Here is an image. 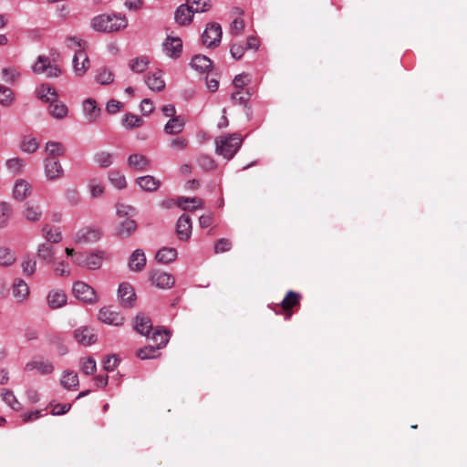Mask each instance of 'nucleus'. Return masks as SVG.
<instances>
[{
	"mask_svg": "<svg viewBox=\"0 0 467 467\" xmlns=\"http://www.w3.org/2000/svg\"><path fill=\"white\" fill-rule=\"evenodd\" d=\"M127 26V17L118 14H101L91 20V27L97 32L111 33L124 29Z\"/></svg>",
	"mask_w": 467,
	"mask_h": 467,
	"instance_id": "1",
	"label": "nucleus"
},
{
	"mask_svg": "<svg viewBox=\"0 0 467 467\" xmlns=\"http://www.w3.org/2000/svg\"><path fill=\"white\" fill-rule=\"evenodd\" d=\"M210 8V0H187L186 4L177 7L174 18L180 26H185L192 22L194 13H202Z\"/></svg>",
	"mask_w": 467,
	"mask_h": 467,
	"instance_id": "2",
	"label": "nucleus"
},
{
	"mask_svg": "<svg viewBox=\"0 0 467 467\" xmlns=\"http://www.w3.org/2000/svg\"><path fill=\"white\" fill-rule=\"evenodd\" d=\"M243 143L241 136L237 133L215 138V152L226 160H231L239 150Z\"/></svg>",
	"mask_w": 467,
	"mask_h": 467,
	"instance_id": "3",
	"label": "nucleus"
},
{
	"mask_svg": "<svg viewBox=\"0 0 467 467\" xmlns=\"http://www.w3.org/2000/svg\"><path fill=\"white\" fill-rule=\"evenodd\" d=\"M103 254L101 251L96 253H79L74 258V264L89 270L99 269L103 263Z\"/></svg>",
	"mask_w": 467,
	"mask_h": 467,
	"instance_id": "4",
	"label": "nucleus"
},
{
	"mask_svg": "<svg viewBox=\"0 0 467 467\" xmlns=\"http://www.w3.org/2000/svg\"><path fill=\"white\" fill-rule=\"evenodd\" d=\"M55 369L52 361L41 357H36L26 363L24 370L26 372L36 371L38 374L46 376L53 373Z\"/></svg>",
	"mask_w": 467,
	"mask_h": 467,
	"instance_id": "5",
	"label": "nucleus"
},
{
	"mask_svg": "<svg viewBox=\"0 0 467 467\" xmlns=\"http://www.w3.org/2000/svg\"><path fill=\"white\" fill-rule=\"evenodd\" d=\"M222 34V27L218 23H209L202 36L203 45L208 47L218 46L221 42Z\"/></svg>",
	"mask_w": 467,
	"mask_h": 467,
	"instance_id": "6",
	"label": "nucleus"
},
{
	"mask_svg": "<svg viewBox=\"0 0 467 467\" xmlns=\"http://www.w3.org/2000/svg\"><path fill=\"white\" fill-rule=\"evenodd\" d=\"M150 281L152 285L160 289H169L174 285L173 276L162 270H153L150 273Z\"/></svg>",
	"mask_w": 467,
	"mask_h": 467,
	"instance_id": "7",
	"label": "nucleus"
},
{
	"mask_svg": "<svg viewBox=\"0 0 467 467\" xmlns=\"http://www.w3.org/2000/svg\"><path fill=\"white\" fill-rule=\"evenodd\" d=\"M72 291L74 296L86 303H93L96 301L95 290L88 284L82 281H77L74 283Z\"/></svg>",
	"mask_w": 467,
	"mask_h": 467,
	"instance_id": "8",
	"label": "nucleus"
},
{
	"mask_svg": "<svg viewBox=\"0 0 467 467\" xmlns=\"http://www.w3.org/2000/svg\"><path fill=\"white\" fill-rule=\"evenodd\" d=\"M101 232L98 228L86 227L78 230L74 235V242L77 244H87L99 240Z\"/></svg>",
	"mask_w": 467,
	"mask_h": 467,
	"instance_id": "9",
	"label": "nucleus"
},
{
	"mask_svg": "<svg viewBox=\"0 0 467 467\" xmlns=\"http://www.w3.org/2000/svg\"><path fill=\"white\" fill-rule=\"evenodd\" d=\"M74 338L78 344L88 347L97 341V335L92 327L81 326L74 330Z\"/></svg>",
	"mask_w": 467,
	"mask_h": 467,
	"instance_id": "10",
	"label": "nucleus"
},
{
	"mask_svg": "<svg viewBox=\"0 0 467 467\" xmlns=\"http://www.w3.org/2000/svg\"><path fill=\"white\" fill-rule=\"evenodd\" d=\"M99 319L105 324L118 327L124 323L125 317L111 307H102L99 312Z\"/></svg>",
	"mask_w": 467,
	"mask_h": 467,
	"instance_id": "11",
	"label": "nucleus"
},
{
	"mask_svg": "<svg viewBox=\"0 0 467 467\" xmlns=\"http://www.w3.org/2000/svg\"><path fill=\"white\" fill-rule=\"evenodd\" d=\"M192 231V220L189 215L182 214L176 223V234L181 241H188Z\"/></svg>",
	"mask_w": 467,
	"mask_h": 467,
	"instance_id": "12",
	"label": "nucleus"
},
{
	"mask_svg": "<svg viewBox=\"0 0 467 467\" xmlns=\"http://www.w3.org/2000/svg\"><path fill=\"white\" fill-rule=\"evenodd\" d=\"M89 59L83 49H75L73 57V68L77 76H83L89 68Z\"/></svg>",
	"mask_w": 467,
	"mask_h": 467,
	"instance_id": "13",
	"label": "nucleus"
},
{
	"mask_svg": "<svg viewBox=\"0 0 467 467\" xmlns=\"http://www.w3.org/2000/svg\"><path fill=\"white\" fill-rule=\"evenodd\" d=\"M64 174L60 162L54 158L45 160V175L47 180L55 181L61 178Z\"/></svg>",
	"mask_w": 467,
	"mask_h": 467,
	"instance_id": "14",
	"label": "nucleus"
},
{
	"mask_svg": "<svg viewBox=\"0 0 467 467\" xmlns=\"http://www.w3.org/2000/svg\"><path fill=\"white\" fill-rule=\"evenodd\" d=\"M29 287L21 278H16L12 285V296L17 303L25 302L29 296Z\"/></svg>",
	"mask_w": 467,
	"mask_h": 467,
	"instance_id": "15",
	"label": "nucleus"
},
{
	"mask_svg": "<svg viewBox=\"0 0 467 467\" xmlns=\"http://www.w3.org/2000/svg\"><path fill=\"white\" fill-rule=\"evenodd\" d=\"M82 109L85 119L88 123L98 120L100 116L101 109L97 106V102L93 99H87L82 103Z\"/></svg>",
	"mask_w": 467,
	"mask_h": 467,
	"instance_id": "16",
	"label": "nucleus"
},
{
	"mask_svg": "<svg viewBox=\"0 0 467 467\" xmlns=\"http://www.w3.org/2000/svg\"><path fill=\"white\" fill-rule=\"evenodd\" d=\"M119 297L124 307H131L136 300V294L130 284L122 283L119 286Z\"/></svg>",
	"mask_w": 467,
	"mask_h": 467,
	"instance_id": "17",
	"label": "nucleus"
},
{
	"mask_svg": "<svg viewBox=\"0 0 467 467\" xmlns=\"http://www.w3.org/2000/svg\"><path fill=\"white\" fill-rule=\"evenodd\" d=\"M47 302L51 309H57L66 306L67 297L63 290L52 289L47 294Z\"/></svg>",
	"mask_w": 467,
	"mask_h": 467,
	"instance_id": "18",
	"label": "nucleus"
},
{
	"mask_svg": "<svg viewBox=\"0 0 467 467\" xmlns=\"http://www.w3.org/2000/svg\"><path fill=\"white\" fill-rule=\"evenodd\" d=\"M146 255L141 249H136L130 256L128 266L132 272H140L146 265Z\"/></svg>",
	"mask_w": 467,
	"mask_h": 467,
	"instance_id": "19",
	"label": "nucleus"
},
{
	"mask_svg": "<svg viewBox=\"0 0 467 467\" xmlns=\"http://www.w3.org/2000/svg\"><path fill=\"white\" fill-rule=\"evenodd\" d=\"M163 48L167 56L178 57L182 49V42L179 37L168 36L163 44Z\"/></svg>",
	"mask_w": 467,
	"mask_h": 467,
	"instance_id": "20",
	"label": "nucleus"
},
{
	"mask_svg": "<svg viewBox=\"0 0 467 467\" xmlns=\"http://www.w3.org/2000/svg\"><path fill=\"white\" fill-rule=\"evenodd\" d=\"M36 97L47 103L54 102L57 99L56 89L49 84H41L36 89Z\"/></svg>",
	"mask_w": 467,
	"mask_h": 467,
	"instance_id": "21",
	"label": "nucleus"
},
{
	"mask_svg": "<svg viewBox=\"0 0 467 467\" xmlns=\"http://www.w3.org/2000/svg\"><path fill=\"white\" fill-rule=\"evenodd\" d=\"M133 327L138 333L148 336L152 329V323L144 314H138L134 318Z\"/></svg>",
	"mask_w": 467,
	"mask_h": 467,
	"instance_id": "22",
	"label": "nucleus"
},
{
	"mask_svg": "<svg viewBox=\"0 0 467 467\" xmlns=\"http://www.w3.org/2000/svg\"><path fill=\"white\" fill-rule=\"evenodd\" d=\"M136 229V222L131 219H126L116 227V235L121 239H125L133 234Z\"/></svg>",
	"mask_w": 467,
	"mask_h": 467,
	"instance_id": "23",
	"label": "nucleus"
},
{
	"mask_svg": "<svg viewBox=\"0 0 467 467\" xmlns=\"http://www.w3.org/2000/svg\"><path fill=\"white\" fill-rule=\"evenodd\" d=\"M185 126V119L182 116L170 119L164 126V132L171 135L180 134Z\"/></svg>",
	"mask_w": 467,
	"mask_h": 467,
	"instance_id": "24",
	"label": "nucleus"
},
{
	"mask_svg": "<svg viewBox=\"0 0 467 467\" xmlns=\"http://www.w3.org/2000/svg\"><path fill=\"white\" fill-rule=\"evenodd\" d=\"M128 165L135 171H142L149 168L150 161L142 154L134 153L129 156Z\"/></svg>",
	"mask_w": 467,
	"mask_h": 467,
	"instance_id": "25",
	"label": "nucleus"
},
{
	"mask_svg": "<svg viewBox=\"0 0 467 467\" xmlns=\"http://www.w3.org/2000/svg\"><path fill=\"white\" fill-rule=\"evenodd\" d=\"M145 83L152 91H161L165 88V82L161 71L150 73L145 79Z\"/></svg>",
	"mask_w": 467,
	"mask_h": 467,
	"instance_id": "26",
	"label": "nucleus"
},
{
	"mask_svg": "<svg viewBox=\"0 0 467 467\" xmlns=\"http://www.w3.org/2000/svg\"><path fill=\"white\" fill-rule=\"evenodd\" d=\"M43 215V211L40 205L34 203H27L23 211L24 218L30 223H36L40 221Z\"/></svg>",
	"mask_w": 467,
	"mask_h": 467,
	"instance_id": "27",
	"label": "nucleus"
},
{
	"mask_svg": "<svg viewBox=\"0 0 467 467\" xmlns=\"http://www.w3.org/2000/svg\"><path fill=\"white\" fill-rule=\"evenodd\" d=\"M136 182L140 189L146 192H155L161 185L160 181L151 175L138 177Z\"/></svg>",
	"mask_w": 467,
	"mask_h": 467,
	"instance_id": "28",
	"label": "nucleus"
},
{
	"mask_svg": "<svg viewBox=\"0 0 467 467\" xmlns=\"http://www.w3.org/2000/svg\"><path fill=\"white\" fill-rule=\"evenodd\" d=\"M176 203L179 207L185 211H193L198 208H202L203 206L202 200L197 197L189 198L181 196L177 198Z\"/></svg>",
	"mask_w": 467,
	"mask_h": 467,
	"instance_id": "29",
	"label": "nucleus"
},
{
	"mask_svg": "<svg viewBox=\"0 0 467 467\" xmlns=\"http://www.w3.org/2000/svg\"><path fill=\"white\" fill-rule=\"evenodd\" d=\"M192 67L199 73H205L212 67V61L202 55H195L191 61Z\"/></svg>",
	"mask_w": 467,
	"mask_h": 467,
	"instance_id": "30",
	"label": "nucleus"
},
{
	"mask_svg": "<svg viewBox=\"0 0 467 467\" xmlns=\"http://www.w3.org/2000/svg\"><path fill=\"white\" fill-rule=\"evenodd\" d=\"M60 382L65 389L68 390H76L78 387V376L72 370H65Z\"/></svg>",
	"mask_w": 467,
	"mask_h": 467,
	"instance_id": "31",
	"label": "nucleus"
},
{
	"mask_svg": "<svg viewBox=\"0 0 467 467\" xmlns=\"http://www.w3.org/2000/svg\"><path fill=\"white\" fill-rule=\"evenodd\" d=\"M30 184L27 182L18 180L15 183L13 196L17 201H23L30 194Z\"/></svg>",
	"mask_w": 467,
	"mask_h": 467,
	"instance_id": "32",
	"label": "nucleus"
},
{
	"mask_svg": "<svg viewBox=\"0 0 467 467\" xmlns=\"http://www.w3.org/2000/svg\"><path fill=\"white\" fill-rule=\"evenodd\" d=\"M49 113L55 119H63L67 116L68 109L66 104L56 99L54 102H49Z\"/></svg>",
	"mask_w": 467,
	"mask_h": 467,
	"instance_id": "33",
	"label": "nucleus"
},
{
	"mask_svg": "<svg viewBox=\"0 0 467 467\" xmlns=\"http://www.w3.org/2000/svg\"><path fill=\"white\" fill-rule=\"evenodd\" d=\"M300 295L294 291H289L285 298L281 302L282 308L288 312L293 306L299 304ZM292 316V313H286V317L289 318Z\"/></svg>",
	"mask_w": 467,
	"mask_h": 467,
	"instance_id": "34",
	"label": "nucleus"
},
{
	"mask_svg": "<svg viewBox=\"0 0 467 467\" xmlns=\"http://www.w3.org/2000/svg\"><path fill=\"white\" fill-rule=\"evenodd\" d=\"M16 261V254L15 251L6 247L0 246V266L9 267Z\"/></svg>",
	"mask_w": 467,
	"mask_h": 467,
	"instance_id": "35",
	"label": "nucleus"
},
{
	"mask_svg": "<svg viewBox=\"0 0 467 467\" xmlns=\"http://www.w3.org/2000/svg\"><path fill=\"white\" fill-rule=\"evenodd\" d=\"M234 13L238 15L239 16L235 17L232 21L230 25V34L232 36H237L244 32L245 26L244 19L241 17V16L243 15V11L240 8L236 7L234 8Z\"/></svg>",
	"mask_w": 467,
	"mask_h": 467,
	"instance_id": "36",
	"label": "nucleus"
},
{
	"mask_svg": "<svg viewBox=\"0 0 467 467\" xmlns=\"http://www.w3.org/2000/svg\"><path fill=\"white\" fill-rule=\"evenodd\" d=\"M177 250L171 247H163L156 254V260L160 263L169 264L177 258Z\"/></svg>",
	"mask_w": 467,
	"mask_h": 467,
	"instance_id": "37",
	"label": "nucleus"
},
{
	"mask_svg": "<svg viewBox=\"0 0 467 467\" xmlns=\"http://www.w3.org/2000/svg\"><path fill=\"white\" fill-rule=\"evenodd\" d=\"M37 257L47 264H53L55 258L53 247L47 244H39L37 248Z\"/></svg>",
	"mask_w": 467,
	"mask_h": 467,
	"instance_id": "38",
	"label": "nucleus"
},
{
	"mask_svg": "<svg viewBox=\"0 0 467 467\" xmlns=\"http://www.w3.org/2000/svg\"><path fill=\"white\" fill-rule=\"evenodd\" d=\"M114 155L106 150H100L94 154L93 161L100 168H108L113 163Z\"/></svg>",
	"mask_w": 467,
	"mask_h": 467,
	"instance_id": "39",
	"label": "nucleus"
},
{
	"mask_svg": "<svg viewBox=\"0 0 467 467\" xmlns=\"http://www.w3.org/2000/svg\"><path fill=\"white\" fill-rule=\"evenodd\" d=\"M1 397L3 401L13 410L19 411L22 410V404L18 401L12 390L2 389Z\"/></svg>",
	"mask_w": 467,
	"mask_h": 467,
	"instance_id": "40",
	"label": "nucleus"
},
{
	"mask_svg": "<svg viewBox=\"0 0 467 467\" xmlns=\"http://www.w3.org/2000/svg\"><path fill=\"white\" fill-rule=\"evenodd\" d=\"M88 189L91 198L95 199L103 196L105 186L100 180L93 178L89 180Z\"/></svg>",
	"mask_w": 467,
	"mask_h": 467,
	"instance_id": "41",
	"label": "nucleus"
},
{
	"mask_svg": "<svg viewBox=\"0 0 467 467\" xmlns=\"http://www.w3.org/2000/svg\"><path fill=\"white\" fill-rule=\"evenodd\" d=\"M122 125L128 130L140 128L143 125V119L139 115L126 113L122 118Z\"/></svg>",
	"mask_w": 467,
	"mask_h": 467,
	"instance_id": "42",
	"label": "nucleus"
},
{
	"mask_svg": "<svg viewBox=\"0 0 467 467\" xmlns=\"http://www.w3.org/2000/svg\"><path fill=\"white\" fill-rule=\"evenodd\" d=\"M109 181L112 186L119 190L125 189L127 187V180L124 174L119 171H111L109 172Z\"/></svg>",
	"mask_w": 467,
	"mask_h": 467,
	"instance_id": "43",
	"label": "nucleus"
},
{
	"mask_svg": "<svg viewBox=\"0 0 467 467\" xmlns=\"http://www.w3.org/2000/svg\"><path fill=\"white\" fill-rule=\"evenodd\" d=\"M13 214V208L6 202H0V228H5L8 224V221Z\"/></svg>",
	"mask_w": 467,
	"mask_h": 467,
	"instance_id": "44",
	"label": "nucleus"
},
{
	"mask_svg": "<svg viewBox=\"0 0 467 467\" xmlns=\"http://www.w3.org/2000/svg\"><path fill=\"white\" fill-rule=\"evenodd\" d=\"M129 66L133 72L142 73L148 68L149 60L146 57H135L130 61Z\"/></svg>",
	"mask_w": 467,
	"mask_h": 467,
	"instance_id": "45",
	"label": "nucleus"
},
{
	"mask_svg": "<svg viewBox=\"0 0 467 467\" xmlns=\"http://www.w3.org/2000/svg\"><path fill=\"white\" fill-rule=\"evenodd\" d=\"M42 233L46 239L53 244H57L62 240L61 232L57 228H52L46 225L42 228Z\"/></svg>",
	"mask_w": 467,
	"mask_h": 467,
	"instance_id": "46",
	"label": "nucleus"
},
{
	"mask_svg": "<svg viewBox=\"0 0 467 467\" xmlns=\"http://www.w3.org/2000/svg\"><path fill=\"white\" fill-rule=\"evenodd\" d=\"M21 268L24 275L32 276L36 272V261L29 256H25L21 261Z\"/></svg>",
	"mask_w": 467,
	"mask_h": 467,
	"instance_id": "47",
	"label": "nucleus"
},
{
	"mask_svg": "<svg viewBox=\"0 0 467 467\" xmlns=\"http://www.w3.org/2000/svg\"><path fill=\"white\" fill-rule=\"evenodd\" d=\"M46 152L50 156L49 158L57 159L64 154V147L60 142L48 141L45 147Z\"/></svg>",
	"mask_w": 467,
	"mask_h": 467,
	"instance_id": "48",
	"label": "nucleus"
},
{
	"mask_svg": "<svg viewBox=\"0 0 467 467\" xmlns=\"http://www.w3.org/2000/svg\"><path fill=\"white\" fill-rule=\"evenodd\" d=\"M170 338L169 333L166 330L157 329L151 337L152 342L160 349L166 346Z\"/></svg>",
	"mask_w": 467,
	"mask_h": 467,
	"instance_id": "49",
	"label": "nucleus"
},
{
	"mask_svg": "<svg viewBox=\"0 0 467 467\" xmlns=\"http://www.w3.org/2000/svg\"><path fill=\"white\" fill-rule=\"evenodd\" d=\"M114 80L113 73L107 67H101L96 75V81L101 85H109Z\"/></svg>",
	"mask_w": 467,
	"mask_h": 467,
	"instance_id": "50",
	"label": "nucleus"
},
{
	"mask_svg": "<svg viewBox=\"0 0 467 467\" xmlns=\"http://www.w3.org/2000/svg\"><path fill=\"white\" fill-rule=\"evenodd\" d=\"M39 143L36 138L26 136L23 138L20 148L24 152L33 153L36 151Z\"/></svg>",
	"mask_w": 467,
	"mask_h": 467,
	"instance_id": "51",
	"label": "nucleus"
},
{
	"mask_svg": "<svg viewBox=\"0 0 467 467\" xmlns=\"http://www.w3.org/2000/svg\"><path fill=\"white\" fill-rule=\"evenodd\" d=\"M50 61L47 57L45 56H39L37 57L36 62L33 66V72L35 74H45L47 70L48 67L50 66Z\"/></svg>",
	"mask_w": 467,
	"mask_h": 467,
	"instance_id": "52",
	"label": "nucleus"
},
{
	"mask_svg": "<svg viewBox=\"0 0 467 467\" xmlns=\"http://www.w3.org/2000/svg\"><path fill=\"white\" fill-rule=\"evenodd\" d=\"M159 348L156 346H147L137 351V357L140 359L154 358L158 356Z\"/></svg>",
	"mask_w": 467,
	"mask_h": 467,
	"instance_id": "53",
	"label": "nucleus"
},
{
	"mask_svg": "<svg viewBox=\"0 0 467 467\" xmlns=\"http://www.w3.org/2000/svg\"><path fill=\"white\" fill-rule=\"evenodd\" d=\"M189 145V141L185 137L178 136L176 138H173L170 143L169 147L176 151H182L184 150Z\"/></svg>",
	"mask_w": 467,
	"mask_h": 467,
	"instance_id": "54",
	"label": "nucleus"
},
{
	"mask_svg": "<svg viewBox=\"0 0 467 467\" xmlns=\"http://www.w3.org/2000/svg\"><path fill=\"white\" fill-rule=\"evenodd\" d=\"M14 100V95L9 88L0 85V104L9 106Z\"/></svg>",
	"mask_w": 467,
	"mask_h": 467,
	"instance_id": "55",
	"label": "nucleus"
},
{
	"mask_svg": "<svg viewBox=\"0 0 467 467\" xmlns=\"http://www.w3.org/2000/svg\"><path fill=\"white\" fill-rule=\"evenodd\" d=\"M97 365L96 361L92 358L83 359L81 362V370L86 375H92L96 372Z\"/></svg>",
	"mask_w": 467,
	"mask_h": 467,
	"instance_id": "56",
	"label": "nucleus"
},
{
	"mask_svg": "<svg viewBox=\"0 0 467 467\" xmlns=\"http://www.w3.org/2000/svg\"><path fill=\"white\" fill-rule=\"evenodd\" d=\"M5 164L7 169L14 173L20 172L25 166L23 160H21L20 158L9 159L6 161Z\"/></svg>",
	"mask_w": 467,
	"mask_h": 467,
	"instance_id": "57",
	"label": "nucleus"
},
{
	"mask_svg": "<svg viewBox=\"0 0 467 467\" xmlns=\"http://www.w3.org/2000/svg\"><path fill=\"white\" fill-rule=\"evenodd\" d=\"M2 77L6 83H13L19 77V73L14 67H5L2 69Z\"/></svg>",
	"mask_w": 467,
	"mask_h": 467,
	"instance_id": "58",
	"label": "nucleus"
},
{
	"mask_svg": "<svg viewBox=\"0 0 467 467\" xmlns=\"http://www.w3.org/2000/svg\"><path fill=\"white\" fill-rule=\"evenodd\" d=\"M232 248V243L229 239L222 238L216 241L214 244V253L221 254L228 252Z\"/></svg>",
	"mask_w": 467,
	"mask_h": 467,
	"instance_id": "59",
	"label": "nucleus"
},
{
	"mask_svg": "<svg viewBox=\"0 0 467 467\" xmlns=\"http://www.w3.org/2000/svg\"><path fill=\"white\" fill-rule=\"evenodd\" d=\"M246 47L241 43H233L230 48L232 57L234 59H240L245 51Z\"/></svg>",
	"mask_w": 467,
	"mask_h": 467,
	"instance_id": "60",
	"label": "nucleus"
},
{
	"mask_svg": "<svg viewBox=\"0 0 467 467\" xmlns=\"http://www.w3.org/2000/svg\"><path fill=\"white\" fill-rule=\"evenodd\" d=\"M54 273L58 276H67L70 274L68 264L65 261L58 262L54 268Z\"/></svg>",
	"mask_w": 467,
	"mask_h": 467,
	"instance_id": "61",
	"label": "nucleus"
},
{
	"mask_svg": "<svg viewBox=\"0 0 467 467\" xmlns=\"http://www.w3.org/2000/svg\"><path fill=\"white\" fill-rule=\"evenodd\" d=\"M198 162L200 166L206 171L213 170L215 167V161H213V159L207 155H202L199 157Z\"/></svg>",
	"mask_w": 467,
	"mask_h": 467,
	"instance_id": "62",
	"label": "nucleus"
},
{
	"mask_svg": "<svg viewBox=\"0 0 467 467\" xmlns=\"http://www.w3.org/2000/svg\"><path fill=\"white\" fill-rule=\"evenodd\" d=\"M134 212V208L130 205L124 203H118L116 205V213L119 217H125L131 214Z\"/></svg>",
	"mask_w": 467,
	"mask_h": 467,
	"instance_id": "63",
	"label": "nucleus"
},
{
	"mask_svg": "<svg viewBox=\"0 0 467 467\" xmlns=\"http://www.w3.org/2000/svg\"><path fill=\"white\" fill-rule=\"evenodd\" d=\"M119 364V359L116 355L109 356L103 364V368L107 371H113Z\"/></svg>",
	"mask_w": 467,
	"mask_h": 467,
	"instance_id": "64",
	"label": "nucleus"
}]
</instances>
